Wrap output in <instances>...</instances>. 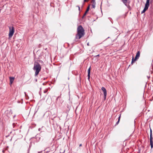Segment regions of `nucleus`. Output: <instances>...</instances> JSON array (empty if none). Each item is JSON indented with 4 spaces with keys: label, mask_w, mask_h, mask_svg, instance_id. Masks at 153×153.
Returning <instances> with one entry per match:
<instances>
[{
    "label": "nucleus",
    "mask_w": 153,
    "mask_h": 153,
    "mask_svg": "<svg viewBox=\"0 0 153 153\" xmlns=\"http://www.w3.org/2000/svg\"><path fill=\"white\" fill-rule=\"evenodd\" d=\"M77 31V33L75 37V39H80L84 36L85 30L81 25H79L78 27Z\"/></svg>",
    "instance_id": "obj_1"
},
{
    "label": "nucleus",
    "mask_w": 153,
    "mask_h": 153,
    "mask_svg": "<svg viewBox=\"0 0 153 153\" xmlns=\"http://www.w3.org/2000/svg\"><path fill=\"white\" fill-rule=\"evenodd\" d=\"M41 67L39 64L38 62H35L33 69L35 71V76L37 75L39 72L40 71Z\"/></svg>",
    "instance_id": "obj_2"
},
{
    "label": "nucleus",
    "mask_w": 153,
    "mask_h": 153,
    "mask_svg": "<svg viewBox=\"0 0 153 153\" xmlns=\"http://www.w3.org/2000/svg\"><path fill=\"white\" fill-rule=\"evenodd\" d=\"M9 37L10 38H11L13 36L14 32V29L13 27H9Z\"/></svg>",
    "instance_id": "obj_3"
},
{
    "label": "nucleus",
    "mask_w": 153,
    "mask_h": 153,
    "mask_svg": "<svg viewBox=\"0 0 153 153\" xmlns=\"http://www.w3.org/2000/svg\"><path fill=\"white\" fill-rule=\"evenodd\" d=\"M150 0H146V3L145 4V7L143 10L142 11L141 13H144L148 8L149 5Z\"/></svg>",
    "instance_id": "obj_4"
},
{
    "label": "nucleus",
    "mask_w": 153,
    "mask_h": 153,
    "mask_svg": "<svg viewBox=\"0 0 153 153\" xmlns=\"http://www.w3.org/2000/svg\"><path fill=\"white\" fill-rule=\"evenodd\" d=\"M140 52L139 51H137L136 55L135 56V58L134 59L133 56V58L132 60L131 64L133 63L134 62L136 61L137 59H138L139 57L140 56Z\"/></svg>",
    "instance_id": "obj_5"
},
{
    "label": "nucleus",
    "mask_w": 153,
    "mask_h": 153,
    "mask_svg": "<svg viewBox=\"0 0 153 153\" xmlns=\"http://www.w3.org/2000/svg\"><path fill=\"white\" fill-rule=\"evenodd\" d=\"M153 138L152 137V130L150 128V144L151 145V149H152L153 147Z\"/></svg>",
    "instance_id": "obj_6"
},
{
    "label": "nucleus",
    "mask_w": 153,
    "mask_h": 153,
    "mask_svg": "<svg viewBox=\"0 0 153 153\" xmlns=\"http://www.w3.org/2000/svg\"><path fill=\"white\" fill-rule=\"evenodd\" d=\"M101 89L103 92L104 96V100H105L107 95V91L105 88L103 87H102L101 88Z\"/></svg>",
    "instance_id": "obj_7"
},
{
    "label": "nucleus",
    "mask_w": 153,
    "mask_h": 153,
    "mask_svg": "<svg viewBox=\"0 0 153 153\" xmlns=\"http://www.w3.org/2000/svg\"><path fill=\"white\" fill-rule=\"evenodd\" d=\"M123 3L126 6L129 5V4L130 3V1L129 0H121Z\"/></svg>",
    "instance_id": "obj_8"
},
{
    "label": "nucleus",
    "mask_w": 153,
    "mask_h": 153,
    "mask_svg": "<svg viewBox=\"0 0 153 153\" xmlns=\"http://www.w3.org/2000/svg\"><path fill=\"white\" fill-rule=\"evenodd\" d=\"M14 77H10V85L12 84L14 81Z\"/></svg>",
    "instance_id": "obj_9"
},
{
    "label": "nucleus",
    "mask_w": 153,
    "mask_h": 153,
    "mask_svg": "<svg viewBox=\"0 0 153 153\" xmlns=\"http://www.w3.org/2000/svg\"><path fill=\"white\" fill-rule=\"evenodd\" d=\"M92 7L94 8H95V7L96 2L95 0H92Z\"/></svg>",
    "instance_id": "obj_10"
},
{
    "label": "nucleus",
    "mask_w": 153,
    "mask_h": 153,
    "mask_svg": "<svg viewBox=\"0 0 153 153\" xmlns=\"http://www.w3.org/2000/svg\"><path fill=\"white\" fill-rule=\"evenodd\" d=\"M88 74H90V72H91V67H90L89 68L88 70Z\"/></svg>",
    "instance_id": "obj_11"
},
{
    "label": "nucleus",
    "mask_w": 153,
    "mask_h": 153,
    "mask_svg": "<svg viewBox=\"0 0 153 153\" xmlns=\"http://www.w3.org/2000/svg\"><path fill=\"white\" fill-rule=\"evenodd\" d=\"M120 117H119L118 120L117 121V122L116 123V125H117L118 124V123L119 122L120 120Z\"/></svg>",
    "instance_id": "obj_12"
},
{
    "label": "nucleus",
    "mask_w": 153,
    "mask_h": 153,
    "mask_svg": "<svg viewBox=\"0 0 153 153\" xmlns=\"http://www.w3.org/2000/svg\"><path fill=\"white\" fill-rule=\"evenodd\" d=\"M90 9V6L89 5L88 7H87V9L86 10V13H87L88 11H89Z\"/></svg>",
    "instance_id": "obj_13"
},
{
    "label": "nucleus",
    "mask_w": 153,
    "mask_h": 153,
    "mask_svg": "<svg viewBox=\"0 0 153 153\" xmlns=\"http://www.w3.org/2000/svg\"><path fill=\"white\" fill-rule=\"evenodd\" d=\"M45 152H50L49 149V148L46 149L45 150Z\"/></svg>",
    "instance_id": "obj_14"
},
{
    "label": "nucleus",
    "mask_w": 153,
    "mask_h": 153,
    "mask_svg": "<svg viewBox=\"0 0 153 153\" xmlns=\"http://www.w3.org/2000/svg\"><path fill=\"white\" fill-rule=\"evenodd\" d=\"M48 91V90L47 89H45L44 91V93H46Z\"/></svg>",
    "instance_id": "obj_15"
},
{
    "label": "nucleus",
    "mask_w": 153,
    "mask_h": 153,
    "mask_svg": "<svg viewBox=\"0 0 153 153\" xmlns=\"http://www.w3.org/2000/svg\"><path fill=\"white\" fill-rule=\"evenodd\" d=\"M86 13V11L85 12V13H84V14L83 16H82V18H83L85 16L86 13Z\"/></svg>",
    "instance_id": "obj_16"
},
{
    "label": "nucleus",
    "mask_w": 153,
    "mask_h": 153,
    "mask_svg": "<svg viewBox=\"0 0 153 153\" xmlns=\"http://www.w3.org/2000/svg\"><path fill=\"white\" fill-rule=\"evenodd\" d=\"M88 79L89 80L90 79V74H89H89H88Z\"/></svg>",
    "instance_id": "obj_17"
},
{
    "label": "nucleus",
    "mask_w": 153,
    "mask_h": 153,
    "mask_svg": "<svg viewBox=\"0 0 153 153\" xmlns=\"http://www.w3.org/2000/svg\"><path fill=\"white\" fill-rule=\"evenodd\" d=\"M88 1V0H84V2H87Z\"/></svg>",
    "instance_id": "obj_18"
},
{
    "label": "nucleus",
    "mask_w": 153,
    "mask_h": 153,
    "mask_svg": "<svg viewBox=\"0 0 153 153\" xmlns=\"http://www.w3.org/2000/svg\"><path fill=\"white\" fill-rule=\"evenodd\" d=\"M39 62H40L41 63H43V62L42 61H39Z\"/></svg>",
    "instance_id": "obj_19"
},
{
    "label": "nucleus",
    "mask_w": 153,
    "mask_h": 153,
    "mask_svg": "<svg viewBox=\"0 0 153 153\" xmlns=\"http://www.w3.org/2000/svg\"><path fill=\"white\" fill-rule=\"evenodd\" d=\"M77 7H78L79 10H80V7L79 6H78Z\"/></svg>",
    "instance_id": "obj_20"
},
{
    "label": "nucleus",
    "mask_w": 153,
    "mask_h": 153,
    "mask_svg": "<svg viewBox=\"0 0 153 153\" xmlns=\"http://www.w3.org/2000/svg\"><path fill=\"white\" fill-rule=\"evenodd\" d=\"M99 56V55L98 54V55L95 56V57H96V56Z\"/></svg>",
    "instance_id": "obj_21"
},
{
    "label": "nucleus",
    "mask_w": 153,
    "mask_h": 153,
    "mask_svg": "<svg viewBox=\"0 0 153 153\" xmlns=\"http://www.w3.org/2000/svg\"><path fill=\"white\" fill-rule=\"evenodd\" d=\"M82 146V144H80L79 145V146Z\"/></svg>",
    "instance_id": "obj_22"
},
{
    "label": "nucleus",
    "mask_w": 153,
    "mask_h": 153,
    "mask_svg": "<svg viewBox=\"0 0 153 153\" xmlns=\"http://www.w3.org/2000/svg\"><path fill=\"white\" fill-rule=\"evenodd\" d=\"M13 126H14V125H15V123H13Z\"/></svg>",
    "instance_id": "obj_23"
},
{
    "label": "nucleus",
    "mask_w": 153,
    "mask_h": 153,
    "mask_svg": "<svg viewBox=\"0 0 153 153\" xmlns=\"http://www.w3.org/2000/svg\"><path fill=\"white\" fill-rule=\"evenodd\" d=\"M59 98V97H58L57 98L56 100H57Z\"/></svg>",
    "instance_id": "obj_24"
},
{
    "label": "nucleus",
    "mask_w": 153,
    "mask_h": 153,
    "mask_svg": "<svg viewBox=\"0 0 153 153\" xmlns=\"http://www.w3.org/2000/svg\"><path fill=\"white\" fill-rule=\"evenodd\" d=\"M87 45H89L88 43L87 44Z\"/></svg>",
    "instance_id": "obj_25"
}]
</instances>
